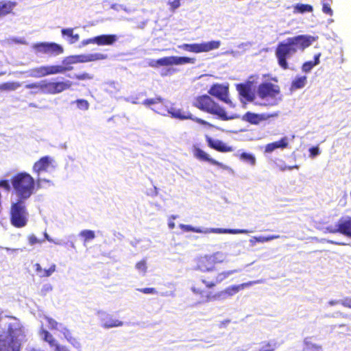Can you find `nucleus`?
Returning <instances> with one entry per match:
<instances>
[{
    "mask_svg": "<svg viewBox=\"0 0 351 351\" xmlns=\"http://www.w3.org/2000/svg\"><path fill=\"white\" fill-rule=\"evenodd\" d=\"M320 56H321V53H318L315 55L314 60L313 61V62L315 64V66L319 64Z\"/></svg>",
    "mask_w": 351,
    "mask_h": 351,
    "instance_id": "54",
    "label": "nucleus"
},
{
    "mask_svg": "<svg viewBox=\"0 0 351 351\" xmlns=\"http://www.w3.org/2000/svg\"><path fill=\"white\" fill-rule=\"evenodd\" d=\"M73 83L69 80L53 82V95L70 89Z\"/></svg>",
    "mask_w": 351,
    "mask_h": 351,
    "instance_id": "23",
    "label": "nucleus"
},
{
    "mask_svg": "<svg viewBox=\"0 0 351 351\" xmlns=\"http://www.w3.org/2000/svg\"><path fill=\"white\" fill-rule=\"evenodd\" d=\"M62 333L64 338L67 340V341L69 343H71L74 348L77 349H80L81 348V344L79 340L73 335L71 330H69L67 328H64Z\"/></svg>",
    "mask_w": 351,
    "mask_h": 351,
    "instance_id": "27",
    "label": "nucleus"
},
{
    "mask_svg": "<svg viewBox=\"0 0 351 351\" xmlns=\"http://www.w3.org/2000/svg\"><path fill=\"white\" fill-rule=\"evenodd\" d=\"M43 234H44L45 239L46 240H47L49 242L53 241L52 239L49 236V234L47 233V232H45Z\"/></svg>",
    "mask_w": 351,
    "mask_h": 351,
    "instance_id": "58",
    "label": "nucleus"
},
{
    "mask_svg": "<svg viewBox=\"0 0 351 351\" xmlns=\"http://www.w3.org/2000/svg\"><path fill=\"white\" fill-rule=\"evenodd\" d=\"M64 68L60 65H45L32 68L29 75L34 77H43L47 75L64 73Z\"/></svg>",
    "mask_w": 351,
    "mask_h": 351,
    "instance_id": "11",
    "label": "nucleus"
},
{
    "mask_svg": "<svg viewBox=\"0 0 351 351\" xmlns=\"http://www.w3.org/2000/svg\"><path fill=\"white\" fill-rule=\"evenodd\" d=\"M275 149H285L288 147L289 143L287 137H283L280 138L279 141L272 142Z\"/></svg>",
    "mask_w": 351,
    "mask_h": 351,
    "instance_id": "36",
    "label": "nucleus"
},
{
    "mask_svg": "<svg viewBox=\"0 0 351 351\" xmlns=\"http://www.w3.org/2000/svg\"><path fill=\"white\" fill-rule=\"evenodd\" d=\"M315 66V65L313 61H307L302 64V69L304 72L307 73L309 72Z\"/></svg>",
    "mask_w": 351,
    "mask_h": 351,
    "instance_id": "44",
    "label": "nucleus"
},
{
    "mask_svg": "<svg viewBox=\"0 0 351 351\" xmlns=\"http://www.w3.org/2000/svg\"><path fill=\"white\" fill-rule=\"evenodd\" d=\"M11 182L19 197L18 199L26 200L34 193L35 180L30 174L26 172H20L12 176Z\"/></svg>",
    "mask_w": 351,
    "mask_h": 351,
    "instance_id": "4",
    "label": "nucleus"
},
{
    "mask_svg": "<svg viewBox=\"0 0 351 351\" xmlns=\"http://www.w3.org/2000/svg\"><path fill=\"white\" fill-rule=\"evenodd\" d=\"M206 141L208 146L216 151L220 152H230L233 150L232 147L227 145L220 140H213L208 136H206Z\"/></svg>",
    "mask_w": 351,
    "mask_h": 351,
    "instance_id": "19",
    "label": "nucleus"
},
{
    "mask_svg": "<svg viewBox=\"0 0 351 351\" xmlns=\"http://www.w3.org/2000/svg\"><path fill=\"white\" fill-rule=\"evenodd\" d=\"M193 106L202 111L215 115L223 121L235 119L239 117V115L237 114H228L223 108L207 95L195 97Z\"/></svg>",
    "mask_w": 351,
    "mask_h": 351,
    "instance_id": "3",
    "label": "nucleus"
},
{
    "mask_svg": "<svg viewBox=\"0 0 351 351\" xmlns=\"http://www.w3.org/2000/svg\"><path fill=\"white\" fill-rule=\"evenodd\" d=\"M208 93L219 99V100L228 104L230 107L234 108V104L229 99L228 87L219 84H213L208 90Z\"/></svg>",
    "mask_w": 351,
    "mask_h": 351,
    "instance_id": "13",
    "label": "nucleus"
},
{
    "mask_svg": "<svg viewBox=\"0 0 351 351\" xmlns=\"http://www.w3.org/2000/svg\"><path fill=\"white\" fill-rule=\"evenodd\" d=\"M277 115H278L277 113H276V114H265V113L256 114V113L251 112H247L243 116V119L245 121H247L251 124L257 125L263 121L267 120L270 118L276 117Z\"/></svg>",
    "mask_w": 351,
    "mask_h": 351,
    "instance_id": "17",
    "label": "nucleus"
},
{
    "mask_svg": "<svg viewBox=\"0 0 351 351\" xmlns=\"http://www.w3.org/2000/svg\"><path fill=\"white\" fill-rule=\"evenodd\" d=\"M107 58V55L95 53L90 54H79L69 56L62 60L64 64H74L77 63H85L88 62H94L97 60H105Z\"/></svg>",
    "mask_w": 351,
    "mask_h": 351,
    "instance_id": "10",
    "label": "nucleus"
},
{
    "mask_svg": "<svg viewBox=\"0 0 351 351\" xmlns=\"http://www.w3.org/2000/svg\"><path fill=\"white\" fill-rule=\"evenodd\" d=\"M52 162V159L48 156L41 157L33 165L32 171L34 173L40 175L41 172L47 171Z\"/></svg>",
    "mask_w": 351,
    "mask_h": 351,
    "instance_id": "18",
    "label": "nucleus"
},
{
    "mask_svg": "<svg viewBox=\"0 0 351 351\" xmlns=\"http://www.w3.org/2000/svg\"><path fill=\"white\" fill-rule=\"evenodd\" d=\"M31 351H44V350L32 349Z\"/></svg>",
    "mask_w": 351,
    "mask_h": 351,
    "instance_id": "62",
    "label": "nucleus"
},
{
    "mask_svg": "<svg viewBox=\"0 0 351 351\" xmlns=\"http://www.w3.org/2000/svg\"><path fill=\"white\" fill-rule=\"evenodd\" d=\"M313 6L308 4L297 3L293 5V13L294 14H303L305 12H313Z\"/></svg>",
    "mask_w": 351,
    "mask_h": 351,
    "instance_id": "29",
    "label": "nucleus"
},
{
    "mask_svg": "<svg viewBox=\"0 0 351 351\" xmlns=\"http://www.w3.org/2000/svg\"><path fill=\"white\" fill-rule=\"evenodd\" d=\"M83 45H88V44H96L95 37L88 38L87 40H84L82 41Z\"/></svg>",
    "mask_w": 351,
    "mask_h": 351,
    "instance_id": "53",
    "label": "nucleus"
},
{
    "mask_svg": "<svg viewBox=\"0 0 351 351\" xmlns=\"http://www.w3.org/2000/svg\"><path fill=\"white\" fill-rule=\"evenodd\" d=\"M122 325H123V322L121 321H119L118 319H111L108 321L105 322L103 324V327L105 328H109L121 326Z\"/></svg>",
    "mask_w": 351,
    "mask_h": 351,
    "instance_id": "35",
    "label": "nucleus"
},
{
    "mask_svg": "<svg viewBox=\"0 0 351 351\" xmlns=\"http://www.w3.org/2000/svg\"><path fill=\"white\" fill-rule=\"evenodd\" d=\"M21 86L20 83L16 82H8L1 85V88L6 90H15Z\"/></svg>",
    "mask_w": 351,
    "mask_h": 351,
    "instance_id": "34",
    "label": "nucleus"
},
{
    "mask_svg": "<svg viewBox=\"0 0 351 351\" xmlns=\"http://www.w3.org/2000/svg\"><path fill=\"white\" fill-rule=\"evenodd\" d=\"M168 226L170 229H173L175 228V223L172 221H169L168 222Z\"/></svg>",
    "mask_w": 351,
    "mask_h": 351,
    "instance_id": "60",
    "label": "nucleus"
},
{
    "mask_svg": "<svg viewBox=\"0 0 351 351\" xmlns=\"http://www.w3.org/2000/svg\"><path fill=\"white\" fill-rule=\"evenodd\" d=\"M171 117L180 120L190 119L194 122L202 125H209L210 124L205 120L198 117H195L189 111H184L182 109L171 108L169 111Z\"/></svg>",
    "mask_w": 351,
    "mask_h": 351,
    "instance_id": "15",
    "label": "nucleus"
},
{
    "mask_svg": "<svg viewBox=\"0 0 351 351\" xmlns=\"http://www.w3.org/2000/svg\"><path fill=\"white\" fill-rule=\"evenodd\" d=\"M117 40L115 34H102L95 36V41L97 45H111Z\"/></svg>",
    "mask_w": 351,
    "mask_h": 351,
    "instance_id": "22",
    "label": "nucleus"
},
{
    "mask_svg": "<svg viewBox=\"0 0 351 351\" xmlns=\"http://www.w3.org/2000/svg\"><path fill=\"white\" fill-rule=\"evenodd\" d=\"M74 78L77 80L86 81L92 80L94 78V75L91 73L84 72L79 74H75Z\"/></svg>",
    "mask_w": 351,
    "mask_h": 351,
    "instance_id": "37",
    "label": "nucleus"
},
{
    "mask_svg": "<svg viewBox=\"0 0 351 351\" xmlns=\"http://www.w3.org/2000/svg\"><path fill=\"white\" fill-rule=\"evenodd\" d=\"M195 58L174 56V65L195 64Z\"/></svg>",
    "mask_w": 351,
    "mask_h": 351,
    "instance_id": "31",
    "label": "nucleus"
},
{
    "mask_svg": "<svg viewBox=\"0 0 351 351\" xmlns=\"http://www.w3.org/2000/svg\"><path fill=\"white\" fill-rule=\"evenodd\" d=\"M174 65V56H167L149 62V66L158 67L162 66Z\"/></svg>",
    "mask_w": 351,
    "mask_h": 351,
    "instance_id": "24",
    "label": "nucleus"
},
{
    "mask_svg": "<svg viewBox=\"0 0 351 351\" xmlns=\"http://www.w3.org/2000/svg\"><path fill=\"white\" fill-rule=\"evenodd\" d=\"M180 228L184 232H193L197 233H228V234H246L248 232L247 230L242 229H226V228H211L209 230H202L199 228L193 227L190 225L180 224Z\"/></svg>",
    "mask_w": 351,
    "mask_h": 351,
    "instance_id": "12",
    "label": "nucleus"
},
{
    "mask_svg": "<svg viewBox=\"0 0 351 351\" xmlns=\"http://www.w3.org/2000/svg\"><path fill=\"white\" fill-rule=\"evenodd\" d=\"M75 104L77 105V108L82 110H87L89 108V103L86 99H78L75 100Z\"/></svg>",
    "mask_w": 351,
    "mask_h": 351,
    "instance_id": "39",
    "label": "nucleus"
},
{
    "mask_svg": "<svg viewBox=\"0 0 351 351\" xmlns=\"http://www.w3.org/2000/svg\"><path fill=\"white\" fill-rule=\"evenodd\" d=\"M16 3L11 1H0V18L12 12Z\"/></svg>",
    "mask_w": 351,
    "mask_h": 351,
    "instance_id": "26",
    "label": "nucleus"
},
{
    "mask_svg": "<svg viewBox=\"0 0 351 351\" xmlns=\"http://www.w3.org/2000/svg\"><path fill=\"white\" fill-rule=\"evenodd\" d=\"M293 167H285V168H283L282 169H283V170H285V169H288L291 170V169H292Z\"/></svg>",
    "mask_w": 351,
    "mask_h": 351,
    "instance_id": "61",
    "label": "nucleus"
},
{
    "mask_svg": "<svg viewBox=\"0 0 351 351\" xmlns=\"http://www.w3.org/2000/svg\"><path fill=\"white\" fill-rule=\"evenodd\" d=\"M34 267H35L36 271L40 276V274L43 273V271L41 266L40 265V264L36 263V264H35Z\"/></svg>",
    "mask_w": 351,
    "mask_h": 351,
    "instance_id": "55",
    "label": "nucleus"
},
{
    "mask_svg": "<svg viewBox=\"0 0 351 351\" xmlns=\"http://www.w3.org/2000/svg\"><path fill=\"white\" fill-rule=\"evenodd\" d=\"M137 291L145 294H155L157 293L154 288H141L138 289Z\"/></svg>",
    "mask_w": 351,
    "mask_h": 351,
    "instance_id": "48",
    "label": "nucleus"
},
{
    "mask_svg": "<svg viewBox=\"0 0 351 351\" xmlns=\"http://www.w3.org/2000/svg\"><path fill=\"white\" fill-rule=\"evenodd\" d=\"M40 82L31 83L25 85V88L28 89H35V93L40 92Z\"/></svg>",
    "mask_w": 351,
    "mask_h": 351,
    "instance_id": "45",
    "label": "nucleus"
},
{
    "mask_svg": "<svg viewBox=\"0 0 351 351\" xmlns=\"http://www.w3.org/2000/svg\"><path fill=\"white\" fill-rule=\"evenodd\" d=\"M171 218H172L173 219H174L176 218V217H174V216H171Z\"/></svg>",
    "mask_w": 351,
    "mask_h": 351,
    "instance_id": "63",
    "label": "nucleus"
},
{
    "mask_svg": "<svg viewBox=\"0 0 351 351\" xmlns=\"http://www.w3.org/2000/svg\"><path fill=\"white\" fill-rule=\"evenodd\" d=\"M62 36H67L69 44H74L80 40V35L74 34L73 28H64L61 30Z\"/></svg>",
    "mask_w": 351,
    "mask_h": 351,
    "instance_id": "25",
    "label": "nucleus"
},
{
    "mask_svg": "<svg viewBox=\"0 0 351 351\" xmlns=\"http://www.w3.org/2000/svg\"><path fill=\"white\" fill-rule=\"evenodd\" d=\"M280 93L279 86L271 82H263L260 84L256 90V95L261 99H272L271 103H265V106H274L278 104L277 97Z\"/></svg>",
    "mask_w": 351,
    "mask_h": 351,
    "instance_id": "7",
    "label": "nucleus"
},
{
    "mask_svg": "<svg viewBox=\"0 0 351 351\" xmlns=\"http://www.w3.org/2000/svg\"><path fill=\"white\" fill-rule=\"evenodd\" d=\"M235 271V270H230L217 274L212 273L208 276H203L200 281L196 282L193 285L191 291L196 296L199 298V302L203 303L217 300L221 295L232 296L241 290H243L255 284L262 282V280H254L244 282L238 285H232L226 287L220 293L215 294H213L212 292L205 289V287L207 289H212L215 287L217 284L221 282Z\"/></svg>",
    "mask_w": 351,
    "mask_h": 351,
    "instance_id": "1",
    "label": "nucleus"
},
{
    "mask_svg": "<svg viewBox=\"0 0 351 351\" xmlns=\"http://www.w3.org/2000/svg\"><path fill=\"white\" fill-rule=\"evenodd\" d=\"M55 270L56 265L53 264L49 269H43V273L40 274V277H49L55 271Z\"/></svg>",
    "mask_w": 351,
    "mask_h": 351,
    "instance_id": "42",
    "label": "nucleus"
},
{
    "mask_svg": "<svg viewBox=\"0 0 351 351\" xmlns=\"http://www.w3.org/2000/svg\"><path fill=\"white\" fill-rule=\"evenodd\" d=\"M343 306L348 308H351V297L344 298L340 302Z\"/></svg>",
    "mask_w": 351,
    "mask_h": 351,
    "instance_id": "49",
    "label": "nucleus"
},
{
    "mask_svg": "<svg viewBox=\"0 0 351 351\" xmlns=\"http://www.w3.org/2000/svg\"><path fill=\"white\" fill-rule=\"evenodd\" d=\"M239 158L250 163L251 165H254L256 163V158L252 154L243 152L240 154Z\"/></svg>",
    "mask_w": 351,
    "mask_h": 351,
    "instance_id": "33",
    "label": "nucleus"
},
{
    "mask_svg": "<svg viewBox=\"0 0 351 351\" xmlns=\"http://www.w3.org/2000/svg\"><path fill=\"white\" fill-rule=\"evenodd\" d=\"M307 82L306 76H297L292 82L291 84V90H295L298 89L302 88L305 86Z\"/></svg>",
    "mask_w": 351,
    "mask_h": 351,
    "instance_id": "28",
    "label": "nucleus"
},
{
    "mask_svg": "<svg viewBox=\"0 0 351 351\" xmlns=\"http://www.w3.org/2000/svg\"><path fill=\"white\" fill-rule=\"evenodd\" d=\"M46 319H47L48 326L50 329H51V330L58 329V323L56 320H54L51 317H47Z\"/></svg>",
    "mask_w": 351,
    "mask_h": 351,
    "instance_id": "47",
    "label": "nucleus"
},
{
    "mask_svg": "<svg viewBox=\"0 0 351 351\" xmlns=\"http://www.w3.org/2000/svg\"><path fill=\"white\" fill-rule=\"evenodd\" d=\"M172 10H176L180 5V0H170L169 2Z\"/></svg>",
    "mask_w": 351,
    "mask_h": 351,
    "instance_id": "51",
    "label": "nucleus"
},
{
    "mask_svg": "<svg viewBox=\"0 0 351 351\" xmlns=\"http://www.w3.org/2000/svg\"><path fill=\"white\" fill-rule=\"evenodd\" d=\"M194 156L196 158L199 159V160L208 162L210 164L218 166L219 167H224L221 162L210 158L208 154H206L205 152H204L202 149L199 147H195L194 149Z\"/></svg>",
    "mask_w": 351,
    "mask_h": 351,
    "instance_id": "21",
    "label": "nucleus"
},
{
    "mask_svg": "<svg viewBox=\"0 0 351 351\" xmlns=\"http://www.w3.org/2000/svg\"><path fill=\"white\" fill-rule=\"evenodd\" d=\"M27 241L30 245L40 244L44 241V240L38 239L34 234H31L27 237Z\"/></svg>",
    "mask_w": 351,
    "mask_h": 351,
    "instance_id": "41",
    "label": "nucleus"
},
{
    "mask_svg": "<svg viewBox=\"0 0 351 351\" xmlns=\"http://www.w3.org/2000/svg\"><path fill=\"white\" fill-rule=\"evenodd\" d=\"M61 66H62V67L64 68V69H65L64 71V73L73 70V66H71V64H64L62 63V65H61Z\"/></svg>",
    "mask_w": 351,
    "mask_h": 351,
    "instance_id": "56",
    "label": "nucleus"
},
{
    "mask_svg": "<svg viewBox=\"0 0 351 351\" xmlns=\"http://www.w3.org/2000/svg\"><path fill=\"white\" fill-rule=\"evenodd\" d=\"M236 89L241 97L247 102H254V105H266L256 101V95L252 91V82L247 81L245 83H241L236 85Z\"/></svg>",
    "mask_w": 351,
    "mask_h": 351,
    "instance_id": "14",
    "label": "nucleus"
},
{
    "mask_svg": "<svg viewBox=\"0 0 351 351\" xmlns=\"http://www.w3.org/2000/svg\"><path fill=\"white\" fill-rule=\"evenodd\" d=\"M280 237V235H269V236H261L258 237H254V239L258 243H265L268 242L274 239H279Z\"/></svg>",
    "mask_w": 351,
    "mask_h": 351,
    "instance_id": "40",
    "label": "nucleus"
},
{
    "mask_svg": "<svg viewBox=\"0 0 351 351\" xmlns=\"http://www.w3.org/2000/svg\"><path fill=\"white\" fill-rule=\"evenodd\" d=\"M80 236H82L84 241H88L93 240L95 237V232L90 230H84L80 232Z\"/></svg>",
    "mask_w": 351,
    "mask_h": 351,
    "instance_id": "38",
    "label": "nucleus"
},
{
    "mask_svg": "<svg viewBox=\"0 0 351 351\" xmlns=\"http://www.w3.org/2000/svg\"><path fill=\"white\" fill-rule=\"evenodd\" d=\"M310 156L314 158L319 154V149L317 146L312 147L309 149Z\"/></svg>",
    "mask_w": 351,
    "mask_h": 351,
    "instance_id": "50",
    "label": "nucleus"
},
{
    "mask_svg": "<svg viewBox=\"0 0 351 351\" xmlns=\"http://www.w3.org/2000/svg\"><path fill=\"white\" fill-rule=\"evenodd\" d=\"M315 40L316 38L310 35H298L280 42L275 49L278 66L283 70L289 69L287 60L298 50H304L308 47Z\"/></svg>",
    "mask_w": 351,
    "mask_h": 351,
    "instance_id": "2",
    "label": "nucleus"
},
{
    "mask_svg": "<svg viewBox=\"0 0 351 351\" xmlns=\"http://www.w3.org/2000/svg\"><path fill=\"white\" fill-rule=\"evenodd\" d=\"M340 302H341V301H338V300H331L328 303L330 305L333 306V305L340 304Z\"/></svg>",
    "mask_w": 351,
    "mask_h": 351,
    "instance_id": "59",
    "label": "nucleus"
},
{
    "mask_svg": "<svg viewBox=\"0 0 351 351\" xmlns=\"http://www.w3.org/2000/svg\"><path fill=\"white\" fill-rule=\"evenodd\" d=\"M40 333L43 336V340L47 342L51 347L54 348L56 351H70L66 346L58 343L53 335L47 330H43Z\"/></svg>",
    "mask_w": 351,
    "mask_h": 351,
    "instance_id": "20",
    "label": "nucleus"
},
{
    "mask_svg": "<svg viewBox=\"0 0 351 351\" xmlns=\"http://www.w3.org/2000/svg\"><path fill=\"white\" fill-rule=\"evenodd\" d=\"M136 268L138 270V271H141L143 273H145L146 271H147V263H146V261L143 259L140 261H138L136 264Z\"/></svg>",
    "mask_w": 351,
    "mask_h": 351,
    "instance_id": "43",
    "label": "nucleus"
},
{
    "mask_svg": "<svg viewBox=\"0 0 351 351\" xmlns=\"http://www.w3.org/2000/svg\"><path fill=\"white\" fill-rule=\"evenodd\" d=\"M276 149L273 143H268L265 147V153H271L274 151Z\"/></svg>",
    "mask_w": 351,
    "mask_h": 351,
    "instance_id": "52",
    "label": "nucleus"
},
{
    "mask_svg": "<svg viewBox=\"0 0 351 351\" xmlns=\"http://www.w3.org/2000/svg\"><path fill=\"white\" fill-rule=\"evenodd\" d=\"M32 49L36 54L46 55L50 57L59 56L64 53V48L54 42H40L34 43Z\"/></svg>",
    "mask_w": 351,
    "mask_h": 351,
    "instance_id": "8",
    "label": "nucleus"
},
{
    "mask_svg": "<svg viewBox=\"0 0 351 351\" xmlns=\"http://www.w3.org/2000/svg\"><path fill=\"white\" fill-rule=\"evenodd\" d=\"M328 230L330 233H341L351 238V217L341 218L335 228L328 227Z\"/></svg>",
    "mask_w": 351,
    "mask_h": 351,
    "instance_id": "16",
    "label": "nucleus"
},
{
    "mask_svg": "<svg viewBox=\"0 0 351 351\" xmlns=\"http://www.w3.org/2000/svg\"><path fill=\"white\" fill-rule=\"evenodd\" d=\"M220 45V40H211L208 42H204L202 43H184L181 45H179L178 48L189 52L199 53L217 49L218 48H219Z\"/></svg>",
    "mask_w": 351,
    "mask_h": 351,
    "instance_id": "9",
    "label": "nucleus"
},
{
    "mask_svg": "<svg viewBox=\"0 0 351 351\" xmlns=\"http://www.w3.org/2000/svg\"><path fill=\"white\" fill-rule=\"evenodd\" d=\"M322 12L329 16H332L333 14V11L330 8V5L328 3H322Z\"/></svg>",
    "mask_w": 351,
    "mask_h": 351,
    "instance_id": "46",
    "label": "nucleus"
},
{
    "mask_svg": "<svg viewBox=\"0 0 351 351\" xmlns=\"http://www.w3.org/2000/svg\"><path fill=\"white\" fill-rule=\"evenodd\" d=\"M24 199L11 203L9 215L11 225L16 228L25 227L29 221V213Z\"/></svg>",
    "mask_w": 351,
    "mask_h": 351,
    "instance_id": "5",
    "label": "nucleus"
},
{
    "mask_svg": "<svg viewBox=\"0 0 351 351\" xmlns=\"http://www.w3.org/2000/svg\"><path fill=\"white\" fill-rule=\"evenodd\" d=\"M224 258L223 254L219 252L200 256L195 259L194 269L203 273H210L214 270L215 265L223 263Z\"/></svg>",
    "mask_w": 351,
    "mask_h": 351,
    "instance_id": "6",
    "label": "nucleus"
},
{
    "mask_svg": "<svg viewBox=\"0 0 351 351\" xmlns=\"http://www.w3.org/2000/svg\"><path fill=\"white\" fill-rule=\"evenodd\" d=\"M163 101L164 99L161 97L157 96L154 98L146 99L143 101L142 104L145 106L152 107V106L156 104H162Z\"/></svg>",
    "mask_w": 351,
    "mask_h": 351,
    "instance_id": "32",
    "label": "nucleus"
},
{
    "mask_svg": "<svg viewBox=\"0 0 351 351\" xmlns=\"http://www.w3.org/2000/svg\"><path fill=\"white\" fill-rule=\"evenodd\" d=\"M3 73L0 72V76H1V75H3Z\"/></svg>",
    "mask_w": 351,
    "mask_h": 351,
    "instance_id": "64",
    "label": "nucleus"
},
{
    "mask_svg": "<svg viewBox=\"0 0 351 351\" xmlns=\"http://www.w3.org/2000/svg\"><path fill=\"white\" fill-rule=\"evenodd\" d=\"M40 93L47 95H53V82L47 80L40 81Z\"/></svg>",
    "mask_w": 351,
    "mask_h": 351,
    "instance_id": "30",
    "label": "nucleus"
},
{
    "mask_svg": "<svg viewBox=\"0 0 351 351\" xmlns=\"http://www.w3.org/2000/svg\"><path fill=\"white\" fill-rule=\"evenodd\" d=\"M43 182H49V181L46 179H42V178H38L36 180L37 186L39 187Z\"/></svg>",
    "mask_w": 351,
    "mask_h": 351,
    "instance_id": "57",
    "label": "nucleus"
}]
</instances>
